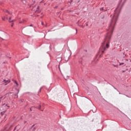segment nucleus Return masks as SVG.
Returning <instances> with one entry per match:
<instances>
[{
  "instance_id": "a211bd4d",
  "label": "nucleus",
  "mask_w": 131,
  "mask_h": 131,
  "mask_svg": "<svg viewBox=\"0 0 131 131\" xmlns=\"http://www.w3.org/2000/svg\"><path fill=\"white\" fill-rule=\"evenodd\" d=\"M33 130H35V128H34Z\"/></svg>"
},
{
  "instance_id": "aec40b11",
  "label": "nucleus",
  "mask_w": 131,
  "mask_h": 131,
  "mask_svg": "<svg viewBox=\"0 0 131 131\" xmlns=\"http://www.w3.org/2000/svg\"><path fill=\"white\" fill-rule=\"evenodd\" d=\"M5 85H7V84H5Z\"/></svg>"
},
{
  "instance_id": "f8f14e48",
  "label": "nucleus",
  "mask_w": 131,
  "mask_h": 131,
  "mask_svg": "<svg viewBox=\"0 0 131 131\" xmlns=\"http://www.w3.org/2000/svg\"><path fill=\"white\" fill-rule=\"evenodd\" d=\"M13 25H14V24L12 23V25H11V27H13Z\"/></svg>"
},
{
  "instance_id": "1a4fd4ad",
  "label": "nucleus",
  "mask_w": 131,
  "mask_h": 131,
  "mask_svg": "<svg viewBox=\"0 0 131 131\" xmlns=\"http://www.w3.org/2000/svg\"><path fill=\"white\" fill-rule=\"evenodd\" d=\"M100 11H104V8H100Z\"/></svg>"
},
{
  "instance_id": "20e7f679",
  "label": "nucleus",
  "mask_w": 131,
  "mask_h": 131,
  "mask_svg": "<svg viewBox=\"0 0 131 131\" xmlns=\"http://www.w3.org/2000/svg\"><path fill=\"white\" fill-rule=\"evenodd\" d=\"M4 82H5V83H10L11 81L10 80H4Z\"/></svg>"
},
{
  "instance_id": "0eeeda50",
  "label": "nucleus",
  "mask_w": 131,
  "mask_h": 131,
  "mask_svg": "<svg viewBox=\"0 0 131 131\" xmlns=\"http://www.w3.org/2000/svg\"><path fill=\"white\" fill-rule=\"evenodd\" d=\"M4 12L5 13H8V14H9V15H12V13L9 12V11H8L7 10H6L5 11H4Z\"/></svg>"
},
{
  "instance_id": "6ab92c4d",
  "label": "nucleus",
  "mask_w": 131,
  "mask_h": 131,
  "mask_svg": "<svg viewBox=\"0 0 131 131\" xmlns=\"http://www.w3.org/2000/svg\"><path fill=\"white\" fill-rule=\"evenodd\" d=\"M115 67H116V66H114Z\"/></svg>"
},
{
  "instance_id": "4468645a",
  "label": "nucleus",
  "mask_w": 131,
  "mask_h": 131,
  "mask_svg": "<svg viewBox=\"0 0 131 131\" xmlns=\"http://www.w3.org/2000/svg\"><path fill=\"white\" fill-rule=\"evenodd\" d=\"M19 23H23V21H20Z\"/></svg>"
},
{
  "instance_id": "ddd939ff",
  "label": "nucleus",
  "mask_w": 131,
  "mask_h": 131,
  "mask_svg": "<svg viewBox=\"0 0 131 131\" xmlns=\"http://www.w3.org/2000/svg\"><path fill=\"white\" fill-rule=\"evenodd\" d=\"M42 25H43V22L41 23Z\"/></svg>"
},
{
  "instance_id": "f257e3e1",
  "label": "nucleus",
  "mask_w": 131,
  "mask_h": 131,
  "mask_svg": "<svg viewBox=\"0 0 131 131\" xmlns=\"http://www.w3.org/2000/svg\"><path fill=\"white\" fill-rule=\"evenodd\" d=\"M117 21V16L115 15L111 21L110 25L109 26L108 29L110 31H111V33H107L105 36L104 41L102 43L101 46L99 49V52L100 53H101V54H104V52L106 51V49L109 48V44L110 43V40H111V35L113 33L114 26H115Z\"/></svg>"
},
{
  "instance_id": "dca6fc26",
  "label": "nucleus",
  "mask_w": 131,
  "mask_h": 131,
  "mask_svg": "<svg viewBox=\"0 0 131 131\" xmlns=\"http://www.w3.org/2000/svg\"><path fill=\"white\" fill-rule=\"evenodd\" d=\"M68 60H69V59H68L66 61H67V62L68 61Z\"/></svg>"
},
{
  "instance_id": "423d86ee",
  "label": "nucleus",
  "mask_w": 131,
  "mask_h": 131,
  "mask_svg": "<svg viewBox=\"0 0 131 131\" xmlns=\"http://www.w3.org/2000/svg\"><path fill=\"white\" fill-rule=\"evenodd\" d=\"M77 24H78V26H82V25H83V24H80V20L78 21V22L77 23Z\"/></svg>"
},
{
  "instance_id": "7ed1b4c3",
  "label": "nucleus",
  "mask_w": 131,
  "mask_h": 131,
  "mask_svg": "<svg viewBox=\"0 0 131 131\" xmlns=\"http://www.w3.org/2000/svg\"><path fill=\"white\" fill-rule=\"evenodd\" d=\"M39 6L38 5H35V6L33 8V11H35V12H37Z\"/></svg>"
},
{
  "instance_id": "9d476101",
  "label": "nucleus",
  "mask_w": 131,
  "mask_h": 131,
  "mask_svg": "<svg viewBox=\"0 0 131 131\" xmlns=\"http://www.w3.org/2000/svg\"><path fill=\"white\" fill-rule=\"evenodd\" d=\"M124 64V63H120V66L123 65Z\"/></svg>"
},
{
  "instance_id": "9b49d317",
  "label": "nucleus",
  "mask_w": 131,
  "mask_h": 131,
  "mask_svg": "<svg viewBox=\"0 0 131 131\" xmlns=\"http://www.w3.org/2000/svg\"><path fill=\"white\" fill-rule=\"evenodd\" d=\"M41 108V105H39V110H40Z\"/></svg>"
},
{
  "instance_id": "f03ea898",
  "label": "nucleus",
  "mask_w": 131,
  "mask_h": 131,
  "mask_svg": "<svg viewBox=\"0 0 131 131\" xmlns=\"http://www.w3.org/2000/svg\"><path fill=\"white\" fill-rule=\"evenodd\" d=\"M6 19L7 20H8L10 23H11V22H15V21H16V19L11 20L12 19L11 17H9V18H8V17H6Z\"/></svg>"
},
{
  "instance_id": "2eb2a0df",
  "label": "nucleus",
  "mask_w": 131,
  "mask_h": 131,
  "mask_svg": "<svg viewBox=\"0 0 131 131\" xmlns=\"http://www.w3.org/2000/svg\"><path fill=\"white\" fill-rule=\"evenodd\" d=\"M21 101L22 102H23V101H24V100L22 99V100H21Z\"/></svg>"
},
{
  "instance_id": "f3484780",
  "label": "nucleus",
  "mask_w": 131,
  "mask_h": 131,
  "mask_svg": "<svg viewBox=\"0 0 131 131\" xmlns=\"http://www.w3.org/2000/svg\"><path fill=\"white\" fill-rule=\"evenodd\" d=\"M30 26L32 27V25H31Z\"/></svg>"
},
{
  "instance_id": "39448f33",
  "label": "nucleus",
  "mask_w": 131,
  "mask_h": 131,
  "mask_svg": "<svg viewBox=\"0 0 131 131\" xmlns=\"http://www.w3.org/2000/svg\"><path fill=\"white\" fill-rule=\"evenodd\" d=\"M7 17H8V15H6V16H2V19L3 21H6V18H7Z\"/></svg>"
},
{
  "instance_id": "6e6552de",
  "label": "nucleus",
  "mask_w": 131,
  "mask_h": 131,
  "mask_svg": "<svg viewBox=\"0 0 131 131\" xmlns=\"http://www.w3.org/2000/svg\"><path fill=\"white\" fill-rule=\"evenodd\" d=\"M14 83L16 84V86H18V83L17 82V81H14Z\"/></svg>"
},
{
  "instance_id": "412c9836",
  "label": "nucleus",
  "mask_w": 131,
  "mask_h": 131,
  "mask_svg": "<svg viewBox=\"0 0 131 131\" xmlns=\"http://www.w3.org/2000/svg\"><path fill=\"white\" fill-rule=\"evenodd\" d=\"M31 111V108L30 109Z\"/></svg>"
}]
</instances>
